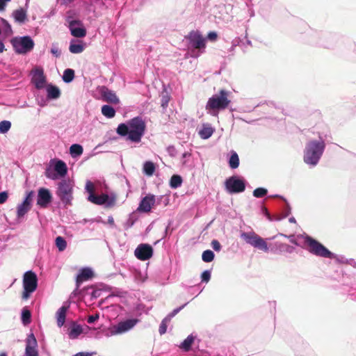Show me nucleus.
<instances>
[{
    "mask_svg": "<svg viewBox=\"0 0 356 356\" xmlns=\"http://www.w3.org/2000/svg\"><path fill=\"white\" fill-rule=\"evenodd\" d=\"M143 172L147 176H152L155 171V165L152 161H145L143 164Z\"/></svg>",
    "mask_w": 356,
    "mask_h": 356,
    "instance_id": "nucleus-33",
    "label": "nucleus"
},
{
    "mask_svg": "<svg viewBox=\"0 0 356 356\" xmlns=\"http://www.w3.org/2000/svg\"><path fill=\"white\" fill-rule=\"evenodd\" d=\"M191 158V153L189 152H185L182 154L181 158V164L184 166H188V161H190Z\"/></svg>",
    "mask_w": 356,
    "mask_h": 356,
    "instance_id": "nucleus-44",
    "label": "nucleus"
},
{
    "mask_svg": "<svg viewBox=\"0 0 356 356\" xmlns=\"http://www.w3.org/2000/svg\"><path fill=\"white\" fill-rule=\"evenodd\" d=\"M11 127V122L8 120L0 122V134H6Z\"/></svg>",
    "mask_w": 356,
    "mask_h": 356,
    "instance_id": "nucleus-42",
    "label": "nucleus"
},
{
    "mask_svg": "<svg viewBox=\"0 0 356 356\" xmlns=\"http://www.w3.org/2000/svg\"><path fill=\"white\" fill-rule=\"evenodd\" d=\"M31 203H27L24 201L19 204L17 207V217L18 218L24 217L31 210Z\"/></svg>",
    "mask_w": 356,
    "mask_h": 356,
    "instance_id": "nucleus-27",
    "label": "nucleus"
},
{
    "mask_svg": "<svg viewBox=\"0 0 356 356\" xmlns=\"http://www.w3.org/2000/svg\"><path fill=\"white\" fill-rule=\"evenodd\" d=\"M145 122L140 116L135 117L125 123H121L117 128V133L121 136H126L127 140L139 143L145 132Z\"/></svg>",
    "mask_w": 356,
    "mask_h": 356,
    "instance_id": "nucleus-1",
    "label": "nucleus"
},
{
    "mask_svg": "<svg viewBox=\"0 0 356 356\" xmlns=\"http://www.w3.org/2000/svg\"><path fill=\"white\" fill-rule=\"evenodd\" d=\"M153 254V249L148 244H140L135 250L136 257L143 261L147 260L152 257Z\"/></svg>",
    "mask_w": 356,
    "mask_h": 356,
    "instance_id": "nucleus-17",
    "label": "nucleus"
},
{
    "mask_svg": "<svg viewBox=\"0 0 356 356\" xmlns=\"http://www.w3.org/2000/svg\"><path fill=\"white\" fill-rule=\"evenodd\" d=\"M67 22L69 24L68 27L70 33L74 37L83 38L86 36V30L80 20L72 19L71 17H68Z\"/></svg>",
    "mask_w": 356,
    "mask_h": 356,
    "instance_id": "nucleus-14",
    "label": "nucleus"
},
{
    "mask_svg": "<svg viewBox=\"0 0 356 356\" xmlns=\"http://www.w3.org/2000/svg\"><path fill=\"white\" fill-rule=\"evenodd\" d=\"M137 220L136 215L134 213L129 214L128 219L125 222L124 227L125 229H129L135 224Z\"/></svg>",
    "mask_w": 356,
    "mask_h": 356,
    "instance_id": "nucleus-41",
    "label": "nucleus"
},
{
    "mask_svg": "<svg viewBox=\"0 0 356 356\" xmlns=\"http://www.w3.org/2000/svg\"><path fill=\"white\" fill-rule=\"evenodd\" d=\"M35 195V193L33 191H30L26 192V197L24 200V202H26L27 203H31L32 204V200L33 197Z\"/></svg>",
    "mask_w": 356,
    "mask_h": 356,
    "instance_id": "nucleus-52",
    "label": "nucleus"
},
{
    "mask_svg": "<svg viewBox=\"0 0 356 356\" xmlns=\"http://www.w3.org/2000/svg\"><path fill=\"white\" fill-rule=\"evenodd\" d=\"M99 318V314H96L95 315H90L88 317L87 322L89 324H92L95 323L97 320H98Z\"/></svg>",
    "mask_w": 356,
    "mask_h": 356,
    "instance_id": "nucleus-53",
    "label": "nucleus"
},
{
    "mask_svg": "<svg viewBox=\"0 0 356 356\" xmlns=\"http://www.w3.org/2000/svg\"><path fill=\"white\" fill-rule=\"evenodd\" d=\"M47 97L48 99H57L60 96V90L58 87L51 83L46 86Z\"/></svg>",
    "mask_w": 356,
    "mask_h": 356,
    "instance_id": "nucleus-25",
    "label": "nucleus"
},
{
    "mask_svg": "<svg viewBox=\"0 0 356 356\" xmlns=\"http://www.w3.org/2000/svg\"><path fill=\"white\" fill-rule=\"evenodd\" d=\"M187 303H185L183 305L175 308L162 320L159 329V332L161 335L164 334L166 332L168 325L170 322L171 319L175 316H176L182 309H184Z\"/></svg>",
    "mask_w": 356,
    "mask_h": 356,
    "instance_id": "nucleus-18",
    "label": "nucleus"
},
{
    "mask_svg": "<svg viewBox=\"0 0 356 356\" xmlns=\"http://www.w3.org/2000/svg\"><path fill=\"white\" fill-rule=\"evenodd\" d=\"M229 92L220 90L219 93L211 97L206 104L205 108L207 113L213 116H218L219 111L227 108L230 103L228 99Z\"/></svg>",
    "mask_w": 356,
    "mask_h": 356,
    "instance_id": "nucleus-4",
    "label": "nucleus"
},
{
    "mask_svg": "<svg viewBox=\"0 0 356 356\" xmlns=\"http://www.w3.org/2000/svg\"><path fill=\"white\" fill-rule=\"evenodd\" d=\"M295 250V248L286 243H283L281 242H275L271 248V251L276 253H292Z\"/></svg>",
    "mask_w": 356,
    "mask_h": 356,
    "instance_id": "nucleus-24",
    "label": "nucleus"
},
{
    "mask_svg": "<svg viewBox=\"0 0 356 356\" xmlns=\"http://www.w3.org/2000/svg\"><path fill=\"white\" fill-rule=\"evenodd\" d=\"M213 132L214 129L209 124H204L198 134L202 139L206 140L209 138Z\"/></svg>",
    "mask_w": 356,
    "mask_h": 356,
    "instance_id": "nucleus-26",
    "label": "nucleus"
},
{
    "mask_svg": "<svg viewBox=\"0 0 356 356\" xmlns=\"http://www.w3.org/2000/svg\"><path fill=\"white\" fill-rule=\"evenodd\" d=\"M0 29L6 35H10L13 34V30L10 24L6 19L2 17H0Z\"/></svg>",
    "mask_w": 356,
    "mask_h": 356,
    "instance_id": "nucleus-30",
    "label": "nucleus"
},
{
    "mask_svg": "<svg viewBox=\"0 0 356 356\" xmlns=\"http://www.w3.org/2000/svg\"><path fill=\"white\" fill-rule=\"evenodd\" d=\"M325 149V139L319 136L318 140H309L305 144L303 161L310 168L316 166Z\"/></svg>",
    "mask_w": 356,
    "mask_h": 356,
    "instance_id": "nucleus-2",
    "label": "nucleus"
},
{
    "mask_svg": "<svg viewBox=\"0 0 356 356\" xmlns=\"http://www.w3.org/2000/svg\"><path fill=\"white\" fill-rule=\"evenodd\" d=\"M195 337L192 334L188 335L179 345V348L184 351H188L191 348L192 343L195 340Z\"/></svg>",
    "mask_w": 356,
    "mask_h": 356,
    "instance_id": "nucleus-28",
    "label": "nucleus"
},
{
    "mask_svg": "<svg viewBox=\"0 0 356 356\" xmlns=\"http://www.w3.org/2000/svg\"><path fill=\"white\" fill-rule=\"evenodd\" d=\"M38 286V278L36 274L29 270L24 274L23 277V288L24 291L22 298L27 299L31 294L35 291Z\"/></svg>",
    "mask_w": 356,
    "mask_h": 356,
    "instance_id": "nucleus-11",
    "label": "nucleus"
},
{
    "mask_svg": "<svg viewBox=\"0 0 356 356\" xmlns=\"http://www.w3.org/2000/svg\"><path fill=\"white\" fill-rule=\"evenodd\" d=\"M8 195L6 191H3L0 193V204H3L8 200Z\"/></svg>",
    "mask_w": 356,
    "mask_h": 356,
    "instance_id": "nucleus-54",
    "label": "nucleus"
},
{
    "mask_svg": "<svg viewBox=\"0 0 356 356\" xmlns=\"http://www.w3.org/2000/svg\"><path fill=\"white\" fill-rule=\"evenodd\" d=\"M188 42V54L193 58H198L205 49V40L199 31H192L186 37Z\"/></svg>",
    "mask_w": 356,
    "mask_h": 356,
    "instance_id": "nucleus-6",
    "label": "nucleus"
},
{
    "mask_svg": "<svg viewBox=\"0 0 356 356\" xmlns=\"http://www.w3.org/2000/svg\"><path fill=\"white\" fill-rule=\"evenodd\" d=\"M182 181L183 180L180 175H174L170 178V186L172 188H177L181 186Z\"/></svg>",
    "mask_w": 356,
    "mask_h": 356,
    "instance_id": "nucleus-37",
    "label": "nucleus"
},
{
    "mask_svg": "<svg viewBox=\"0 0 356 356\" xmlns=\"http://www.w3.org/2000/svg\"><path fill=\"white\" fill-rule=\"evenodd\" d=\"M170 101V96L168 94L163 95L161 97V107L165 110L168 106V103Z\"/></svg>",
    "mask_w": 356,
    "mask_h": 356,
    "instance_id": "nucleus-48",
    "label": "nucleus"
},
{
    "mask_svg": "<svg viewBox=\"0 0 356 356\" xmlns=\"http://www.w3.org/2000/svg\"><path fill=\"white\" fill-rule=\"evenodd\" d=\"M261 211H262V213H264V215L269 220H271V216H270V214L269 213V211H268V209L266 208V207H262L261 208Z\"/></svg>",
    "mask_w": 356,
    "mask_h": 356,
    "instance_id": "nucleus-59",
    "label": "nucleus"
},
{
    "mask_svg": "<svg viewBox=\"0 0 356 356\" xmlns=\"http://www.w3.org/2000/svg\"><path fill=\"white\" fill-rule=\"evenodd\" d=\"M74 183L70 179H62L58 184L56 194L63 204L70 205L73 199Z\"/></svg>",
    "mask_w": 356,
    "mask_h": 356,
    "instance_id": "nucleus-8",
    "label": "nucleus"
},
{
    "mask_svg": "<svg viewBox=\"0 0 356 356\" xmlns=\"http://www.w3.org/2000/svg\"><path fill=\"white\" fill-rule=\"evenodd\" d=\"M51 163H54L53 168L51 165L48 166L46 170L44 175L46 177L56 180L59 178L64 177L67 173V167L66 163L60 159L51 160Z\"/></svg>",
    "mask_w": 356,
    "mask_h": 356,
    "instance_id": "nucleus-9",
    "label": "nucleus"
},
{
    "mask_svg": "<svg viewBox=\"0 0 356 356\" xmlns=\"http://www.w3.org/2000/svg\"><path fill=\"white\" fill-rule=\"evenodd\" d=\"M63 80L65 83H69L72 82L74 78V71L72 69L67 68L64 70L63 74Z\"/></svg>",
    "mask_w": 356,
    "mask_h": 356,
    "instance_id": "nucleus-35",
    "label": "nucleus"
},
{
    "mask_svg": "<svg viewBox=\"0 0 356 356\" xmlns=\"http://www.w3.org/2000/svg\"><path fill=\"white\" fill-rule=\"evenodd\" d=\"M85 46L82 42L73 43L70 42L69 50L72 54H80L83 51Z\"/></svg>",
    "mask_w": 356,
    "mask_h": 356,
    "instance_id": "nucleus-34",
    "label": "nucleus"
},
{
    "mask_svg": "<svg viewBox=\"0 0 356 356\" xmlns=\"http://www.w3.org/2000/svg\"><path fill=\"white\" fill-rule=\"evenodd\" d=\"M155 195L152 194H148L141 200L138 210L145 213L149 212L151 211L152 207L155 204Z\"/></svg>",
    "mask_w": 356,
    "mask_h": 356,
    "instance_id": "nucleus-19",
    "label": "nucleus"
},
{
    "mask_svg": "<svg viewBox=\"0 0 356 356\" xmlns=\"http://www.w3.org/2000/svg\"><path fill=\"white\" fill-rule=\"evenodd\" d=\"M225 188L229 194L243 193L245 190V182L238 176H232L225 181Z\"/></svg>",
    "mask_w": 356,
    "mask_h": 356,
    "instance_id": "nucleus-12",
    "label": "nucleus"
},
{
    "mask_svg": "<svg viewBox=\"0 0 356 356\" xmlns=\"http://www.w3.org/2000/svg\"><path fill=\"white\" fill-rule=\"evenodd\" d=\"M170 222L168 225V226L165 227V229L164 231V233H163V236L161 237V238L160 240H158L155 244H156L157 243H159L161 240L163 239L164 238H165L168 234V232H169V229H170Z\"/></svg>",
    "mask_w": 356,
    "mask_h": 356,
    "instance_id": "nucleus-58",
    "label": "nucleus"
},
{
    "mask_svg": "<svg viewBox=\"0 0 356 356\" xmlns=\"http://www.w3.org/2000/svg\"><path fill=\"white\" fill-rule=\"evenodd\" d=\"M229 165L232 169H236L239 166V157L234 151H232L231 152V156L229 159Z\"/></svg>",
    "mask_w": 356,
    "mask_h": 356,
    "instance_id": "nucleus-32",
    "label": "nucleus"
},
{
    "mask_svg": "<svg viewBox=\"0 0 356 356\" xmlns=\"http://www.w3.org/2000/svg\"><path fill=\"white\" fill-rule=\"evenodd\" d=\"M55 243L59 252L64 251L67 248L66 240L63 236H57L55 240Z\"/></svg>",
    "mask_w": 356,
    "mask_h": 356,
    "instance_id": "nucleus-38",
    "label": "nucleus"
},
{
    "mask_svg": "<svg viewBox=\"0 0 356 356\" xmlns=\"http://www.w3.org/2000/svg\"><path fill=\"white\" fill-rule=\"evenodd\" d=\"M83 147L79 144H73L70 147V152L73 158L81 156L83 154Z\"/></svg>",
    "mask_w": 356,
    "mask_h": 356,
    "instance_id": "nucleus-31",
    "label": "nucleus"
},
{
    "mask_svg": "<svg viewBox=\"0 0 356 356\" xmlns=\"http://www.w3.org/2000/svg\"><path fill=\"white\" fill-rule=\"evenodd\" d=\"M88 290H91V298L95 299L100 296L102 293V291L99 289H95L92 286H90L88 289Z\"/></svg>",
    "mask_w": 356,
    "mask_h": 356,
    "instance_id": "nucleus-49",
    "label": "nucleus"
},
{
    "mask_svg": "<svg viewBox=\"0 0 356 356\" xmlns=\"http://www.w3.org/2000/svg\"><path fill=\"white\" fill-rule=\"evenodd\" d=\"M83 332V327L75 321H72L68 327V336L71 339L78 338Z\"/></svg>",
    "mask_w": 356,
    "mask_h": 356,
    "instance_id": "nucleus-23",
    "label": "nucleus"
},
{
    "mask_svg": "<svg viewBox=\"0 0 356 356\" xmlns=\"http://www.w3.org/2000/svg\"><path fill=\"white\" fill-rule=\"evenodd\" d=\"M52 195L49 189L46 188H40L37 195V205L40 208L45 209L51 203Z\"/></svg>",
    "mask_w": 356,
    "mask_h": 356,
    "instance_id": "nucleus-15",
    "label": "nucleus"
},
{
    "mask_svg": "<svg viewBox=\"0 0 356 356\" xmlns=\"http://www.w3.org/2000/svg\"><path fill=\"white\" fill-rule=\"evenodd\" d=\"M108 223L111 226L115 225L114 219H113V216H110L108 217Z\"/></svg>",
    "mask_w": 356,
    "mask_h": 356,
    "instance_id": "nucleus-63",
    "label": "nucleus"
},
{
    "mask_svg": "<svg viewBox=\"0 0 356 356\" xmlns=\"http://www.w3.org/2000/svg\"><path fill=\"white\" fill-rule=\"evenodd\" d=\"M215 254L213 251L210 250H204L202 254V259L203 261L209 263L214 259Z\"/></svg>",
    "mask_w": 356,
    "mask_h": 356,
    "instance_id": "nucleus-40",
    "label": "nucleus"
},
{
    "mask_svg": "<svg viewBox=\"0 0 356 356\" xmlns=\"http://www.w3.org/2000/svg\"><path fill=\"white\" fill-rule=\"evenodd\" d=\"M70 302L65 301L63 302L62 307H60L58 309V311L56 312V322H57V325L59 327H61L65 322L66 313H67L68 309L70 308Z\"/></svg>",
    "mask_w": 356,
    "mask_h": 356,
    "instance_id": "nucleus-21",
    "label": "nucleus"
},
{
    "mask_svg": "<svg viewBox=\"0 0 356 356\" xmlns=\"http://www.w3.org/2000/svg\"><path fill=\"white\" fill-rule=\"evenodd\" d=\"M73 1L74 0H60V4L62 5H68Z\"/></svg>",
    "mask_w": 356,
    "mask_h": 356,
    "instance_id": "nucleus-64",
    "label": "nucleus"
},
{
    "mask_svg": "<svg viewBox=\"0 0 356 356\" xmlns=\"http://www.w3.org/2000/svg\"><path fill=\"white\" fill-rule=\"evenodd\" d=\"M14 51L17 54L26 55L34 49L35 42L29 35L16 36L10 40Z\"/></svg>",
    "mask_w": 356,
    "mask_h": 356,
    "instance_id": "nucleus-7",
    "label": "nucleus"
},
{
    "mask_svg": "<svg viewBox=\"0 0 356 356\" xmlns=\"http://www.w3.org/2000/svg\"><path fill=\"white\" fill-rule=\"evenodd\" d=\"M100 93L104 102L114 104H118L120 102L115 93L105 86L101 88Z\"/></svg>",
    "mask_w": 356,
    "mask_h": 356,
    "instance_id": "nucleus-20",
    "label": "nucleus"
},
{
    "mask_svg": "<svg viewBox=\"0 0 356 356\" xmlns=\"http://www.w3.org/2000/svg\"><path fill=\"white\" fill-rule=\"evenodd\" d=\"M273 197H280L286 202V206H285V208L284 209V215L282 216V218L287 217L291 213V207L289 204V203L286 202V200L279 195H275Z\"/></svg>",
    "mask_w": 356,
    "mask_h": 356,
    "instance_id": "nucleus-45",
    "label": "nucleus"
},
{
    "mask_svg": "<svg viewBox=\"0 0 356 356\" xmlns=\"http://www.w3.org/2000/svg\"><path fill=\"white\" fill-rule=\"evenodd\" d=\"M241 238H243L246 243L255 248L265 252H267L269 250V248L265 240L254 232H241Z\"/></svg>",
    "mask_w": 356,
    "mask_h": 356,
    "instance_id": "nucleus-10",
    "label": "nucleus"
},
{
    "mask_svg": "<svg viewBox=\"0 0 356 356\" xmlns=\"http://www.w3.org/2000/svg\"><path fill=\"white\" fill-rule=\"evenodd\" d=\"M280 236H284L285 238H287L289 239L290 242H291L292 243H294L296 244V245H298V243L296 242V240H295V238H294V235H286V234H280Z\"/></svg>",
    "mask_w": 356,
    "mask_h": 356,
    "instance_id": "nucleus-56",
    "label": "nucleus"
},
{
    "mask_svg": "<svg viewBox=\"0 0 356 356\" xmlns=\"http://www.w3.org/2000/svg\"><path fill=\"white\" fill-rule=\"evenodd\" d=\"M102 113L108 118H112L115 115V111L111 106L104 105L102 107Z\"/></svg>",
    "mask_w": 356,
    "mask_h": 356,
    "instance_id": "nucleus-36",
    "label": "nucleus"
},
{
    "mask_svg": "<svg viewBox=\"0 0 356 356\" xmlns=\"http://www.w3.org/2000/svg\"><path fill=\"white\" fill-rule=\"evenodd\" d=\"M217 37H218V35L215 31L209 32L207 35V38L210 40H216Z\"/></svg>",
    "mask_w": 356,
    "mask_h": 356,
    "instance_id": "nucleus-57",
    "label": "nucleus"
},
{
    "mask_svg": "<svg viewBox=\"0 0 356 356\" xmlns=\"http://www.w3.org/2000/svg\"><path fill=\"white\" fill-rule=\"evenodd\" d=\"M305 243L308 245V251L316 256L323 258L336 259L341 264H346V260H348L342 255H337L332 253L321 243L309 236L305 237Z\"/></svg>",
    "mask_w": 356,
    "mask_h": 356,
    "instance_id": "nucleus-3",
    "label": "nucleus"
},
{
    "mask_svg": "<svg viewBox=\"0 0 356 356\" xmlns=\"http://www.w3.org/2000/svg\"><path fill=\"white\" fill-rule=\"evenodd\" d=\"M7 2L6 0H0V11L4 10Z\"/></svg>",
    "mask_w": 356,
    "mask_h": 356,
    "instance_id": "nucleus-62",
    "label": "nucleus"
},
{
    "mask_svg": "<svg viewBox=\"0 0 356 356\" xmlns=\"http://www.w3.org/2000/svg\"><path fill=\"white\" fill-rule=\"evenodd\" d=\"M238 44V39L234 40L232 41V47H230L229 51H234L235 47L237 46Z\"/></svg>",
    "mask_w": 356,
    "mask_h": 356,
    "instance_id": "nucleus-61",
    "label": "nucleus"
},
{
    "mask_svg": "<svg viewBox=\"0 0 356 356\" xmlns=\"http://www.w3.org/2000/svg\"><path fill=\"white\" fill-rule=\"evenodd\" d=\"M211 245L212 248L216 252H220L221 250L222 246H221L220 242L216 239H213L211 241Z\"/></svg>",
    "mask_w": 356,
    "mask_h": 356,
    "instance_id": "nucleus-50",
    "label": "nucleus"
},
{
    "mask_svg": "<svg viewBox=\"0 0 356 356\" xmlns=\"http://www.w3.org/2000/svg\"><path fill=\"white\" fill-rule=\"evenodd\" d=\"M13 16L16 22L24 23L26 18V12L23 8H19L13 13Z\"/></svg>",
    "mask_w": 356,
    "mask_h": 356,
    "instance_id": "nucleus-29",
    "label": "nucleus"
},
{
    "mask_svg": "<svg viewBox=\"0 0 356 356\" xmlns=\"http://www.w3.org/2000/svg\"><path fill=\"white\" fill-rule=\"evenodd\" d=\"M211 270H206L203 271L201 275L202 282H206V283L209 282V281L211 279Z\"/></svg>",
    "mask_w": 356,
    "mask_h": 356,
    "instance_id": "nucleus-47",
    "label": "nucleus"
},
{
    "mask_svg": "<svg viewBox=\"0 0 356 356\" xmlns=\"http://www.w3.org/2000/svg\"><path fill=\"white\" fill-rule=\"evenodd\" d=\"M136 323L137 320L136 319H128L124 321H121L111 327L109 330L106 331L105 335L109 337L124 333L134 327Z\"/></svg>",
    "mask_w": 356,
    "mask_h": 356,
    "instance_id": "nucleus-13",
    "label": "nucleus"
},
{
    "mask_svg": "<svg viewBox=\"0 0 356 356\" xmlns=\"http://www.w3.org/2000/svg\"><path fill=\"white\" fill-rule=\"evenodd\" d=\"M50 51L52 54V55H54L56 58H58L61 55L60 49L58 48V44L55 43H53L51 44Z\"/></svg>",
    "mask_w": 356,
    "mask_h": 356,
    "instance_id": "nucleus-46",
    "label": "nucleus"
},
{
    "mask_svg": "<svg viewBox=\"0 0 356 356\" xmlns=\"http://www.w3.org/2000/svg\"><path fill=\"white\" fill-rule=\"evenodd\" d=\"M346 264L350 266H352L354 268H356V261L354 259H349L348 260H346Z\"/></svg>",
    "mask_w": 356,
    "mask_h": 356,
    "instance_id": "nucleus-60",
    "label": "nucleus"
},
{
    "mask_svg": "<svg viewBox=\"0 0 356 356\" xmlns=\"http://www.w3.org/2000/svg\"><path fill=\"white\" fill-rule=\"evenodd\" d=\"M85 191L88 193L87 200L95 204L110 208L114 206L115 203V198L113 196H109L106 193L96 195L95 193V185L90 180H88L86 183Z\"/></svg>",
    "mask_w": 356,
    "mask_h": 356,
    "instance_id": "nucleus-5",
    "label": "nucleus"
},
{
    "mask_svg": "<svg viewBox=\"0 0 356 356\" xmlns=\"http://www.w3.org/2000/svg\"><path fill=\"white\" fill-rule=\"evenodd\" d=\"M22 322L24 325H26L31 323V314L30 311L26 308H24L21 314Z\"/></svg>",
    "mask_w": 356,
    "mask_h": 356,
    "instance_id": "nucleus-39",
    "label": "nucleus"
},
{
    "mask_svg": "<svg viewBox=\"0 0 356 356\" xmlns=\"http://www.w3.org/2000/svg\"><path fill=\"white\" fill-rule=\"evenodd\" d=\"M166 151L171 157H175L177 153V149L174 145H169L167 147Z\"/></svg>",
    "mask_w": 356,
    "mask_h": 356,
    "instance_id": "nucleus-51",
    "label": "nucleus"
},
{
    "mask_svg": "<svg viewBox=\"0 0 356 356\" xmlns=\"http://www.w3.org/2000/svg\"><path fill=\"white\" fill-rule=\"evenodd\" d=\"M32 82L35 87L38 90L44 88L46 83V78L44 76L43 70L42 69H37L34 71Z\"/></svg>",
    "mask_w": 356,
    "mask_h": 356,
    "instance_id": "nucleus-22",
    "label": "nucleus"
},
{
    "mask_svg": "<svg viewBox=\"0 0 356 356\" xmlns=\"http://www.w3.org/2000/svg\"><path fill=\"white\" fill-rule=\"evenodd\" d=\"M95 354V352H79L76 353L73 356H92Z\"/></svg>",
    "mask_w": 356,
    "mask_h": 356,
    "instance_id": "nucleus-55",
    "label": "nucleus"
},
{
    "mask_svg": "<svg viewBox=\"0 0 356 356\" xmlns=\"http://www.w3.org/2000/svg\"><path fill=\"white\" fill-rule=\"evenodd\" d=\"M94 277V272L90 267H83L79 270L76 278V290L85 281L91 280Z\"/></svg>",
    "mask_w": 356,
    "mask_h": 356,
    "instance_id": "nucleus-16",
    "label": "nucleus"
},
{
    "mask_svg": "<svg viewBox=\"0 0 356 356\" xmlns=\"http://www.w3.org/2000/svg\"><path fill=\"white\" fill-rule=\"evenodd\" d=\"M268 193L267 189L264 188H257L253 191V196L257 198H261L264 197Z\"/></svg>",
    "mask_w": 356,
    "mask_h": 356,
    "instance_id": "nucleus-43",
    "label": "nucleus"
}]
</instances>
